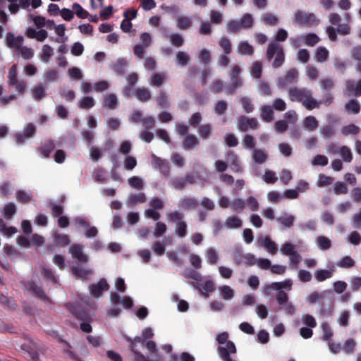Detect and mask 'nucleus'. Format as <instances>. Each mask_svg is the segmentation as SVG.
Returning a JSON list of instances; mask_svg holds the SVG:
<instances>
[{
  "label": "nucleus",
  "instance_id": "f257e3e1",
  "mask_svg": "<svg viewBox=\"0 0 361 361\" xmlns=\"http://www.w3.org/2000/svg\"><path fill=\"white\" fill-rule=\"evenodd\" d=\"M287 91L288 98L291 102L302 103L307 110L319 108V102L312 97L311 90L307 88L290 87Z\"/></svg>",
  "mask_w": 361,
  "mask_h": 361
},
{
  "label": "nucleus",
  "instance_id": "f03ea898",
  "mask_svg": "<svg viewBox=\"0 0 361 361\" xmlns=\"http://www.w3.org/2000/svg\"><path fill=\"white\" fill-rule=\"evenodd\" d=\"M216 340L220 345L217 353L222 361H235L232 355L236 353V347L233 341L228 340V334L222 332L217 335Z\"/></svg>",
  "mask_w": 361,
  "mask_h": 361
},
{
  "label": "nucleus",
  "instance_id": "7ed1b4c3",
  "mask_svg": "<svg viewBox=\"0 0 361 361\" xmlns=\"http://www.w3.org/2000/svg\"><path fill=\"white\" fill-rule=\"evenodd\" d=\"M274 55H276L272 66L275 68L281 67L285 61V54L282 47L276 42H271L267 47L266 58L268 61H271Z\"/></svg>",
  "mask_w": 361,
  "mask_h": 361
},
{
  "label": "nucleus",
  "instance_id": "20e7f679",
  "mask_svg": "<svg viewBox=\"0 0 361 361\" xmlns=\"http://www.w3.org/2000/svg\"><path fill=\"white\" fill-rule=\"evenodd\" d=\"M295 22L300 26L311 27L317 25L319 23V19L312 13H306L298 10L294 13Z\"/></svg>",
  "mask_w": 361,
  "mask_h": 361
},
{
  "label": "nucleus",
  "instance_id": "39448f33",
  "mask_svg": "<svg viewBox=\"0 0 361 361\" xmlns=\"http://www.w3.org/2000/svg\"><path fill=\"white\" fill-rule=\"evenodd\" d=\"M298 72L295 68L289 69L286 74L278 78L277 86L279 89L286 88L297 82Z\"/></svg>",
  "mask_w": 361,
  "mask_h": 361
},
{
  "label": "nucleus",
  "instance_id": "423d86ee",
  "mask_svg": "<svg viewBox=\"0 0 361 361\" xmlns=\"http://www.w3.org/2000/svg\"><path fill=\"white\" fill-rule=\"evenodd\" d=\"M37 133L36 126L32 123L25 125L22 133L15 134V139L17 144L22 145L26 140L34 137Z\"/></svg>",
  "mask_w": 361,
  "mask_h": 361
},
{
  "label": "nucleus",
  "instance_id": "0eeeda50",
  "mask_svg": "<svg viewBox=\"0 0 361 361\" xmlns=\"http://www.w3.org/2000/svg\"><path fill=\"white\" fill-rule=\"evenodd\" d=\"M67 308L78 319L82 322H91L92 318L90 313L85 310L81 305L76 303H67Z\"/></svg>",
  "mask_w": 361,
  "mask_h": 361
},
{
  "label": "nucleus",
  "instance_id": "6e6552de",
  "mask_svg": "<svg viewBox=\"0 0 361 361\" xmlns=\"http://www.w3.org/2000/svg\"><path fill=\"white\" fill-rule=\"evenodd\" d=\"M238 128L241 132H246L248 130H256L259 124L257 118H248L245 116H241L238 121Z\"/></svg>",
  "mask_w": 361,
  "mask_h": 361
},
{
  "label": "nucleus",
  "instance_id": "1a4fd4ad",
  "mask_svg": "<svg viewBox=\"0 0 361 361\" xmlns=\"http://www.w3.org/2000/svg\"><path fill=\"white\" fill-rule=\"evenodd\" d=\"M109 286L105 279H101L97 283L90 285V294L94 298H99L102 293L109 290Z\"/></svg>",
  "mask_w": 361,
  "mask_h": 361
},
{
  "label": "nucleus",
  "instance_id": "9d476101",
  "mask_svg": "<svg viewBox=\"0 0 361 361\" xmlns=\"http://www.w3.org/2000/svg\"><path fill=\"white\" fill-rule=\"evenodd\" d=\"M69 252L73 258L77 259L79 262L86 263L88 261V257L82 251V247L78 244H73L69 247Z\"/></svg>",
  "mask_w": 361,
  "mask_h": 361
},
{
  "label": "nucleus",
  "instance_id": "9b49d317",
  "mask_svg": "<svg viewBox=\"0 0 361 361\" xmlns=\"http://www.w3.org/2000/svg\"><path fill=\"white\" fill-rule=\"evenodd\" d=\"M152 164L154 167L158 169L164 176H168L169 175L170 167L166 160L161 159L160 157L153 155Z\"/></svg>",
  "mask_w": 361,
  "mask_h": 361
},
{
  "label": "nucleus",
  "instance_id": "f8f14e48",
  "mask_svg": "<svg viewBox=\"0 0 361 361\" xmlns=\"http://www.w3.org/2000/svg\"><path fill=\"white\" fill-rule=\"evenodd\" d=\"M128 61L124 58H118L112 63L111 67L118 75H123L126 73Z\"/></svg>",
  "mask_w": 361,
  "mask_h": 361
},
{
  "label": "nucleus",
  "instance_id": "ddd939ff",
  "mask_svg": "<svg viewBox=\"0 0 361 361\" xmlns=\"http://www.w3.org/2000/svg\"><path fill=\"white\" fill-rule=\"evenodd\" d=\"M56 148L55 142L52 140H47L41 147L38 148V152L44 158H49L51 152Z\"/></svg>",
  "mask_w": 361,
  "mask_h": 361
},
{
  "label": "nucleus",
  "instance_id": "4468645a",
  "mask_svg": "<svg viewBox=\"0 0 361 361\" xmlns=\"http://www.w3.org/2000/svg\"><path fill=\"white\" fill-rule=\"evenodd\" d=\"M6 45L9 48H16L18 49L23 44V37L22 36L16 37L13 33L8 32L6 37Z\"/></svg>",
  "mask_w": 361,
  "mask_h": 361
},
{
  "label": "nucleus",
  "instance_id": "2eb2a0df",
  "mask_svg": "<svg viewBox=\"0 0 361 361\" xmlns=\"http://www.w3.org/2000/svg\"><path fill=\"white\" fill-rule=\"evenodd\" d=\"M260 244L263 246L271 255H275L277 252L278 247L276 244L271 240L269 236L261 237L259 239Z\"/></svg>",
  "mask_w": 361,
  "mask_h": 361
},
{
  "label": "nucleus",
  "instance_id": "dca6fc26",
  "mask_svg": "<svg viewBox=\"0 0 361 361\" xmlns=\"http://www.w3.org/2000/svg\"><path fill=\"white\" fill-rule=\"evenodd\" d=\"M72 274L77 278L87 279L92 274V271L82 268L80 265L76 264L71 267Z\"/></svg>",
  "mask_w": 361,
  "mask_h": 361
},
{
  "label": "nucleus",
  "instance_id": "f3484780",
  "mask_svg": "<svg viewBox=\"0 0 361 361\" xmlns=\"http://www.w3.org/2000/svg\"><path fill=\"white\" fill-rule=\"evenodd\" d=\"M200 142L197 137L192 134L187 135L182 142V147L185 150H190L195 147L199 145Z\"/></svg>",
  "mask_w": 361,
  "mask_h": 361
},
{
  "label": "nucleus",
  "instance_id": "a211bd4d",
  "mask_svg": "<svg viewBox=\"0 0 361 361\" xmlns=\"http://www.w3.org/2000/svg\"><path fill=\"white\" fill-rule=\"evenodd\" d=\"M295 218L291 214L284 212L280 216L276 218V221L284 228H290L294 225Z\"/></svg>",
  "mask_w": 361,
  "mask_h": 361
},
{
  "label": "nucleus",
  "instance_id": "6ab92c4d",
  "mask_svg": "<svg viewBox=\"0 0 361 361\" xmlns=\"http://www.w3.org/2000/svg\"><path fill=\"white\" fill-rule=\"evenodd\" d=\"M134 94L135 97L142 102H147L152 97L150 91L145 87H137L135 89Z\"/></svg>",
  "mask_w": 361,
  "mask_h": 361
},
{
  "label": "nucleus",
  "instance_id": "aec40b11",
  "mask_svg": "<svg viewBox=\"0 0 361 361\" xmlns=\"http://www.w3.org/2000/svg\"><path fill=\"white\" fill-rule=\"evenodd\" d=\"M147 201L146 195L144 192H139L134 195H130L128 197V204L131 207L136 205L137 204L144 203Z\"/></svg>",
  "mask_w": 361,
  "mask_h": 361
},
{
  "label": "nucleus",
  "instance_id": "412c9836",
  "mask_svg": "<svg viewBox=\"0 0 361 361\" xmlns=\"http://www.w3.org/2000/svg\"><path fill=\"white\" fill-rule=\"evenodd\" d=\"M32 94L33 98L39 101L46 96V90L42 83L36 84L32 89Z\"/></svg>",
  "mask_w": 361,
  "mask_h": 361
},
{
  "label": "nucleus",
  "instance_id": "4be33fe9",
  "mask_svg": "<svg viewBox=\"0 0 361 361\" xmlns=\"http://www.w3.org/2000/svg\"><path fill=\"white\" fill-rule=\"evenodd\" d=\"M345 109L348 113L357 114L360 111L361 105L357 99H351L345 104Z\"/></svg>",
  "mask_w": 361,
  "mask_h": 361
},
{
  "label": "nucleus",
  "instance_id": "5701e85b",
  "mask_svg": "<svg viewBox=\"0 0 361 361\" xmlns=\"http://www.w3.org/2000/svg\"><path fill=\"white\" fill-rule=\"evenodd\" d=\"M224 225L227 228L235 229L242 226L243 221L237 216H231L226 219Z\"/></svg>",
  "mask_w": 361,
  "mask_h": 361
},
{
  "label": "nucleus",
  "instance_id": "b1692460",
  "mask_svg": "<svg viewBox=\"0 0 361 361\" xmlns=\"http://www.w3.org/2000/svg\"><path fill=\"white\" fill-rule=\"evenodd\" d=\"M238 54L241 55L252 56L254 54V49L247 42H240L237 48Z\"/></svg>",
  "mask_w": 361,
  "mask_h": 361
},
{
  "label": "nucleus",
  "instance_id": "393cba45",
  "mask_svg": "<svg viewBox=\"0 0 361 361\" xmlns=\"http://www.w3.org/2000/svg\"><path fill=\"white\" fill-rule=\"evenodd\" d=\"M30 290H32V293L42 301L45 302L50 301L49 297L45 294L43 289L40 286H38L35 283H32L30 285Z\"/></svg>",
  "mask_w": 361,
  "mask_h": 361
},
{
  "label": "nucleus",
  "instance_id": "a878e982",
  "mask_svg": "<svg viewBox=\"0 0 361 361\" xmlns=\"http://www.w3.org/2000/svg\"><path fill=\"white\" fill-rule=\"evenodd\" d=\"M260 117L265 122H271L274 118L272 107L269 105L262 106Z\"/></svg>",
  "mask_w": 361,
  "mask_h": 361
},
{
  "label": "nucleus",
  "instance_id": "bb28decb",
  "mask_svg": "<svg viewBox=\"0 0 361 361\" xmlns=\"http://www.w3.org/2000/svg\"><path fill=\"white\" fill-rule=\"evenodd\" d=\"M238 21L239 23L241 30H247L251 28L254 23L253 18L252 15L250 13L244 14Z\"/></svg>",
  "mask_w": 361,
  "mask_h": 361
},
{
  "label": "nucleus",
  "instance_id": "cd10ccee",
  "mask_svg": "<svg viewBox=\"0 0 361 361\" xmlns=\"http://www.w3.org/2000/svg\"><path fill=\"white\" fill-rule=\"evenodd\" d=\"M166 79V76L163 73H154L149 80V84L154 87H159L163 85Z\"/></svg>",
  "mask_w": 361,
  "mask_h": 361
},
{
  "label": "nucleus",
  "instance_id": "c85d7f7f",
  "mask_svg": "<svg viewBox=\"0 0 361 361\" xmlns=\"http://www.w3.org/2000/svg\"><path fill=\"white\" fill-rule=\"evenodd\" d=\"M333 276V270L319 269L314 272V277L319 282L324 281Z\"/></svg>",
  "mask_w": 361,
  "mask_h": 361
},
{
  "label": "nucleus",
  "instance_id": "c756f323",
  "mask_svg": "<svg viewBox=\"0 0 361 361\" xmlns=\"http://www.w3.org/2000/svg\"><path fill=\"white\" fill-rule=\"evenodd\" d=\"M126 339L130 343V348L135 355V361H147V357L136 349L135 342L130 337H126Z\"/></svg>",
  "mask_w": 361,
  "mask_h": 361
},
{
  "label": "nucleus",
  "instance_id": "7c9ffc66",
  "mask_svg": "<svg viewBox=\"0 0 361 361\" xmlns=\"http://www.w3.org/2000/svg\"><path fill=\"white\" fill-rule=\"evenodd\" d=\"M192 25L191 19L187 16H178L176 20V26L178 29L185 30Z\"/></svg>",
  "mask_w": 361,
  "mask_h": 361
},
{
  "label": "nucleus",
  "instance_id": "2f4dec72",
  "mask_svg": "<svg viewBox=\"0 0 361 361\" xmlns=\"http://www.w3.org/2000/svg\"><path fill=\"white\" fill-rule=\"evenodd\" d=\"M219 45L223 49L224 54L228 55L232 51V44L230 39L226 37H222L219 40Z\"/></svg>",
  "mask_w": 361,
  "mask_h": 361
},
{
  "label": "nucleus",
  "instance_id": "473e14b6",
  "mask_svg": "<svg viewBox=\"0 0 361 361\" xmlns=\"http://www.w3.org/2000/svg\"><path fill=\"white\" fill-rule=\"evenodd\" d=\"M303 123H304V127L310 131L315 130L319 126L318 121L316 119V118L314 116H307L304 119Z\"/></svg>",
  "mask_w": 361,
  "mask_h": 361
},
{
  "label": "nucleus",
  "instance_id": "72a5a7b5",
  "mask_svg": "<svg viewBox=\"0 0 361 361\" xmlns=\"http://www.w3.org/2000/svg\"><path fill=\"white\" fill-rule=\"evenodd\" d=\"M54 241L61 246H66L70 243V238L68 235L56 232L54 235Z\"/></svg>",
  "mask_w": 361,
  "mask_h": 361
},
{
  "label": "nucleus",
  "instance_id": "f704fd0d",
  "mask_svg": "<svg viewBox=\"0 0 361 361\" xmlns=\"http://www.w3.org/2000/svg\"><path fill=\"white\" fill-rule=\"evenodd\" d=\"M252 159L257 164H262L267 159V154L262 149H255L252 153Z\"/></svg>",
  "mask_w": 361,
  "mask_h": 361
},
{
  "label": "nucleus",
  "instance_id": "c9c22d12",
  "mask_svg": "<svg viewBox=\"0 0 361 361\" xmlns=\"http://www.w3.org/2000/svg\"><path fill=\"white\" fill-rule=\"evenodd\" d=\"M108 109H114L118 104L117 97L115 94H109L104 98V104Z\"/></svg>",
  "mask_w": 361,
  "mask_h": 361
},
{
  "label": "nucleus",
  "instance_id": "e433bc0d",
  "mask_svg": "<svg viewBox=\"0 0 361 361\" xmlns=\"http://www.w3.org/2000/svg\"><path fill=\"white\" fill-rule=\"evenodd\" d=\"M329 51L323 47H319L315 53V59L317 61L322 63L327 60L329 57Z\"/></svg>",
  "mask_w": 361,
  "mask_h": 361
},
{
  "label": "nucleus",
  "instance_id": "4c0bfd02",
  "mask_svg": "<svg viewBox=\"0 0 361 361\" xmlns=\"http://www.w3.org/2000/svg\"><path fill=\"white\" fill-rule=\"evenodd\" d=\"M16 200L22 204H26L32 200V195L25 190H18L16 193Z\"/></svg>",
  "mask_w": 361,
  "mask_h": 361
},
{
  "label": "nucleus",
  "instance_id": "58836bf2",
  "mask_svg": "<svg viewBox=\"0 0 361 361\" xmlns=\"http://www.w3.org/2000/svg\"><path fill=\"white\" fill-rule=\"evenodd\" d=\"M317 246L323 250H328L331 246V240L323 235L318 236L316 240Z\"/></svg>",
  "mask_w": 361,
  "mask_h": 361
},
{
  "label": "nucleus",
  "instance_id": "ea45409f",
  "mask_svg": "<svg viewBox=\"0 0 361 361\" xmlns=\"http://www.w3.org/2000/svg\"><path fill=\"white\" fill-rule=\"evenodd\" d=\"M73 13L82 19L87 18L89 16V13L85 11L78 3H74L72 6Z\"/></svg>",
  "mask_w": 361,
  "mask_h": 361
},
{
  "label": "nucleus",
  "instance_id": "a19ab883",
  "mask_svg": "<svg viewBox=\"0 0 361 361\" xmlns=\"http://www.w3.org/2000/svg\"><path fill=\"white\" fill-rule=\"evenodd\" d=\"M198 133L203 139H208L212 134V128L209 124L200 126L198 128Z\"/></svg>",
  "mask_w": 361,
  "mask_h": 361
},
{
  "label": "nucleus",
  "instance_id": "79ce46f5",
  "mask_svg": "<svg viewBox=\"0 0 361 361\" xmlns=\"http://www.w3.org/2000/svg\"><path fill=\"white\" fill-rule=\"evenodd\" d=\"M42 55H41L42 61H43L44 62H48L49 59L54 54V49H53V48L51 46L48 45V44H44L42 47Z\"/></svg>",
  "mask_w": 361,
  "mask_h": 361
},
{
  "label": "nucleus",
  "instance_id": "37998d69",
  "mask_svg": "<svg viewBox=\"0 0 361 361\" xmlns=\"http://www.w3.org/2000/svg\"><path fill=\"white\" fill-rule=\"evenodd\" d=\"M360 132V128L354 124H349L342 128L341 133L347 136L348 135H357Z\"/></svg>",
  "mask_w": 361,
  "mask_h": 361
},
{
  "label": "nucleus",
  "instance_id": "c03bdc74",
  "mask_svg": "<svg viewBox=\"0 0 361 361\" xmlns=\"http://www.w3.org/2000/svg\"><path fill=\"white\" fill-rule=\"evenodd\" d=\"M207 262L210 264H215L218 261V255L213 247H209L206 251Z\"/></svg>",
  "mask_w": 361,
  "mask_h": 361
},
{
  "label": "nucleus",
  "instance_id": "a18cd8bd",
  "mask_svg": "<svg viewBox=\"0 0 361 361\" xmlns=\"http://www.w3.org/2000/svg\"><path fill=\"white\" fill-rule=\"evenodd\" d=\"M176 233L180 238H183L187 235V224L185 221L177 222L176 225Z\"/></svg>",
  "mask_w": 361,
  "mask_h": 361
},
{
  "label": "nucleus",
  "instance_id": "49530a36",
  "mask_svg": "<svg viewBox=\"0 0 361 361\" xmlns=\"http://www.w3.org/2000/svg\"><path fill=\"white\" fill-rule=\"evenodd\" d=\"M240 102L242 104L244 111L246 113H250L253 111L254 105L250 98L247 97H243L240 98Z\"/></svg>",
  "mask_w": 361,
  "mask_h": 361
},
{
  "label": "nucleus",
  "instance_id": "de8ad7c7",
  "mask_svg": "<svg viewBox=\"0 0 361 361\" xmlns=\"http://www.w3.org/2000/svg\"><path fill=\"white\" fill-rule=\"evenodd\" d=\"M339 153L341 154L344 161L350 162L352 161L353 154L351 152L350 149L348 147H341L339 149Z\"/></svg>",
  "mask_w": 361,
  "mask_h": 361
},
{
  "label": "nucleus",
  "instance_id": "09e8293b",
  "mask_svg": "<svg viewBox=\"0 0 361 361\" xmlns=\"http://www.w3.org/2000/svg\"><path fill=\"white\" fill-rule=\"evenodd\" d=\"M228 104L224 100L218 101L214 105V112L217 115H222L227 110Z\"/></svg>",
  "mask_w": 361,
  "mask_h": 361
},
{
  "label": "nucleus",
  "instance_id": "8fccbe9b",
  "mask_svg": "<svg viewBox=\"0 0 361 361\" xmlns=\"http://www.w3.org/2000/svg\"><path fill=\"white\" fill-rule=\"evenodd\" d=\"M261 20L264 24L269 25H275L278 23V18L269 13L263 14Z\"/></svg>",
  "mask_w": 361,
  "mask_h": 361
},
{
  "label": "nucleus",
  "instance_id": "3c124183",
  "mask_svg": "<svg viewBox=\"0 0 361 361\" xmlns=\"http://www.w3.org/2000/svg\"><path fill=\"white\" fill-rule=\"evenodd\" d=\"M198 205L196 200L190 197L184 198L181 202V206L185 209H192Z\"/></svg>",
  "mask_w": 361,
  "mask_h": 361
},
{
  "label": "nucleus",
  "instance_id": "603ef678",
  "mask_svg": "<svg viewBox=\"0 0 361 361\" xmlns=\"http://www.w3.org/2000/svg\"><path fill=\"white\" fill-rule=\"evenodd\" d=\"M128 183L133 188L142 189L144 188L143 180L138 176H133L128 178Z\"/></svg>",
  "mask_w": 361,
  "mask_h": 361
},
{
  "label": "nucleus",
  "instance_id": "864d4df0",
  "mask_svg": "<svg viewBox=\"0 0 361 361\" xmlns=\"http://www.w3.org/2000/svg\"><path fill=\"white\" fill-rule=\"evenodd\" d=\"M49 207L51 209V214L54 216L59 217L61 216L63 213V207L61 204H56L54 202H49Z\"/></svg>",
  "mask_w": 361,
  "mask_h": 361
},
{
  "label": "nucleus",
  "instance_id": "5fc2aeb1",
  "mask_svg": "<svg viewBox=\"0 0 361 361\" xmlns=\"http://www.w3.org/2000/svg\"><path fill=\"white\" fill-rule=\"evenodd\" d=\"M355 265V261L350 256H345L341 259L338 266L341 268H351Z\"/></svg>",
  "mask_w": 361,
  "mask_h": 361
},
{
  "label": "nucleus",
  "instance_id": "6e6d98bb",
  "mask_svg": "<svg viewBox=\"0 0 361 361\" xmlns=\"http://www.w3.org/2000/svg\"><path fill=\"white\" fill-rule=\"evenodd\" d=\"M262 72V63L260 61H255L252 63L251 68L252 75L256 78H260Z\"/></svg>",
  "mask_w": 361,
  "mask_h": 361
},
{
  "label": "nucleus",
  "instance_id": "4d7b16f0",
  "mask_svg": "<svg viewBox=\"0 0 361 361\" xmlns=\"http://www.w3.org/2000/svg\"><path fill=\"white\" fill-rule=\"evenodd\" d=\"M16 213V207L13 202L8 203L4 208V214L6 219H10Z\"/></svg>",
  "mask_w": 361,
  "mask_h": 361
},
{
  "label": "nucleus",
  "instance_id": "13d9d810",
  "mask_svg": "<svg viewBox=\"0 0 361 361\" xmlns=\"http://www.w3.org/2000/svg\"><path fill=\"white\" fill-rule=\"evenodd\" d=\"M355 345H356V343L354 341V339L348 338L345 341L342 349L345 353L350 354V353H353Z\"/></svg>",
  "mask_w": 361,
  "mask_h": 361
},
{
  "label": "nucleus",
  "instance_id": "bf43d9fd",
  "mask_svg": "<svg viewBox=\"0 0 361 361\" xmlns=\"http://www.w3.org/2000/svg\"><path fill=\"white\" fill-rule=\"evenodd\" d=\"M59 77L57 71L51 69L44 73V80L45 82H51L55 81Z\"/></svg>",
  "mask_w": 361,
  "mask_h": 361
},
{
  "label": "nucleus",
  "instance_id": "052dcab7",
  "mask_svg": "<svg viewBox=\"0 0 361 361\" xmlns=\"http://www.w3.org/2000/svg\"><path fill=\"white\" fill-rule=\"evenodd\" d=\"M21 348L27 352L30 359L33 361L39 360V353L35 349H32L30 345L27 344H23L21 345Z\"/></svg>",
  "mask_w": 361,
  "mask_h": 361
},
{
  "label": "nucleus",
  "instance_id": "680f3d73",
  "mask_svg": "<svg viewBox=\"0 0 361 361\" xmlns=\"http://www.w3.org/2000/svg\"><path fill=\"white\" fill-rule=\"evenodd\" d=\"M263 180L268 184H274L277 181L278 178L274 171L267 170L264 172Z\"/></svg>",
  "mask_w": 361,
  "mask_h": 361
},
{
  "label": "nucleus",
  "instance_id": "e2e57ef3",
  "mask_svg": "<svg viewBox=\"0 0 361 361\" xmlns=\"http://www.w3.org/2000/svg\"><path fill=\"white\" fill-rule=\"evenodd\" d=\"M94 100L92 97H85L80 103V107L84 109H89L94 106Z\"/></svg>",
  "mask_w": 361,
  "mask_h": 361
},
{
  "label": "nucleus",
  "instance_id": "0e129e2a",
  "mask_svg": "<svg viewBox=\"0 0 361 361\" xmlns=\"http://www.w3.org/2000/svg\"><path fill=\"white\" fill-rule=\"evenodd\" d=\"M328 158L324 155L317 154L312 161V164L314 166H326L328 164Z\"/></svg>",
  "mask_w": 361,
  "mask_h": 361
},
{
  "label": "nucleus",
  "instance_id": "69168bd1",
  "mask_svg": "<svg viewBox=\"0 0 361 361\" xmlns=\"http://www.w3.org/2000/svg\"><path fill=\"white\" fill-rule=\"evenodd\" d=\"M321 327L323 331V340L329 341L333 336V332L329 324L326 322H324L321 324Z\"/></svg>",
  "mask_w": 361,
  "mask_h": 361
},
{
  "label": "nucleus",
  "instance_id": "338daca9",
  "mask_svg": "<svg viewBox=\"0 0 361 361\" xmlns=\"http://www.w3.org/2000/svg\"><path fill=\"white\" fill-rule=\"evenodd\" d=\"M157 102L160 107H167L169 104V98L166 92L164 91H160L159 95L157 97Z\"/></svg>",
  "mask_w": 361,
  "mask_h": 361
},
{
  "label": "nucleus",
  "instance_id": "774afa93",
  "mask_svg": "<svg viewBox=\"0 0 361 361\" xmlns=\"http://www.w3.org/2000/svg\"><path fill=\"white\" fill-rule=\"evenodd\" d=\"M302 323L308 327L314 328L317 326V322L314 317L310 314H304L302 317Z\"/></svg>",
  "mask_w": 361,
  "mask_h": 361
}]
</instances>
